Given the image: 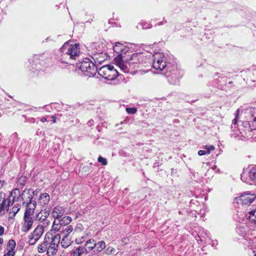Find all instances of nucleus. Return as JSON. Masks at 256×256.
Segmentation results:
<instances>
[{
	"mask_svg": "<svg viewBox=\"0 0 256 256\" xmlns=\"http://www.w3.org/2000/svg\"><path fill=\"white\" fill-rule=\"evenodd\" d=\"M62 62L68 64L70 60H76L80 53L78 44L68 41L60 48Z\"/></svg>",
	"mask_w": 256,
	"mask_h": 256,
	"instance_id": "1",
	"label": "nucleus"
},
{
	"mask_svg": "<svg viewBox=\"0 0 256 256\" xmlns=\"http://www.w3.org/2000/svg\"><path fill=\"white\" fill-rule=\"evenodd\" d=\"M140 54H133L127 61H124L121 56H116L114 59V62L124 72H132V70L135 68L136 64L140 62Z\"/></svg>",
	"mask_w": 256,
	"mask_h": 256,
	"instance_id": "2",
	"label": "nucleus"
},
{
	"mask_svg": "<svg viewBox=\"0 0 256 256\" xmlns=\"http://www.w3.org/2000/svg\"><path fill=\"white\" fill-rule=\"evenodd\" d=\"M140 54H133L127 61H124L121 56H116L114 59V62L124 72H132V70L135 68L136 64L140 62Z\"/></svg>",
	"mask_w": 256,
	"mask_h": 256,
	"instance_id": "3",
	"label": "nucleus"
},
{
	"mask_svg": "<svg viewBox=\"0 0 256 256\" xmlns=\"http://www.w3.org/2000/svg\"><path fill=\"white\" fill-rule=\"evenodd\" d=\"M98 72L100 76L109 80H114L118 76V71L112 65L103 66Z\"/></svg>",
	"mask_w": 256,
	"mask_h": 256,
	"instance_id": "4",
	"label": "nucleus"
},
{
	"mask_svg": "<svg viewBox=\"0 0 256 256\" xmlns=\"http://www.w3.org/2000/svg\"><path fill=\"white\" fill-rule=\"evenodd\" d=\"M61 236L60 234H52L50 232V241L48 243L47 254L48 256H53L57 252L58 247L60 242Z\"/></svg>",
	"mask_w": 256,
	"mask_h": 256,
	"instance_id": "5",
	"label": "nucleus"
},
{
	"mask_svg": "<svg viewBox=\"0 0 256 256\" xmlns=\"http://www.w3.org/2000/svg\"><path fill=\"white\" fill-rule=\"evenodd\" d=\"M80 68L84 74L88 77L94 76L97 72V68L94 63L88 58L80 63Z\"/></svg>",
	"mask_w": 256,
	"mask_h": 256,
	"instance_id": "6",
	"label": "nucleus"
},
{
	"mask_svg": "<svg viewBox=\"0 0 256 256\" xmlns=\"http://www.w3.org/2000/svg\"><path fill=\"white\" fill-rule=\"evenodd\" d=\"M241 179L246 183L256 185V166H253L244 170L241 174Z\"/></svg>",
	"mask_w": 256,
	"mask_h": 256,
	"instance_id": "7",
	"label": "nucleus"
},
{
	"mask_svg": "<svg viewBox=\"0 0 256 256\" xmlns=\"http://www.w3.org/2000/svg\"><path fill=\"white\" fill-rule=\"evenodd\" d=\"M164 54L160 52H156L152 56V66L158 70L162 71L166 67V62L164 60Z\"/></svg>",
	"mask_w": 256,
	"mask_h": 256,
	"instance_id": "8",
	"label": "nucleus"
},
{
	"mask_svg": "<svg viewBox=\"0 0 256 256\" xmlns=\"http://www.w3.org/2000/svg\"><path fill=\"white\" fill-rule=\"evenodd\" d=\"M256 196L254 194H244L236 198L237 202L242 205H248L251 204L255 199Z\"/></svg>",
	"mask_w": 256,
	"mask_h": 256,
	"instance_id": "9",
	"label": "nucleus"
},
{
	"mask_svg": "<svg viewBox=\"0 0 256 256\" xmlns=\"http://www.w3.org/2000/svg\"><path fill=\"white\" fill-rule=\"evenodd\" d=\"M34 218L32 216L24 215V222L22 226V231L27 232L30 230L34 224Z\"/></svg>",
	"mask_w": 256,
	"mask_h": 256,
	"instance_id": "10",
	"label": "nucleus"
},
{
	"mask_svg": "<svg viewBox=\"0 0 256 256\" xmlns=\"http://www.w3.org/2000/svg\"><path fill=\"white\" fill-rule=\"evenodd\" d=\"M34 191L31 189H26L23 191L20 195V200L23 202V204L28 203L30 201L33 200V196Z\"/></svg>",
	"mask_w": 256,
	"mask_h": 256,
	"instance_id": "11",
	"label": "nucleus"
},
{
	"mask_svg": "<svg viewBox=\"0 0 256 256\" xmlns=\"http://www.w3.org/2000/svg\"><path fill=\"white\" fill-rule=\"evenodd\" d=\"M25 204H26V208L24 214L32 216L36 206V201L33 200L28 202V203H25Z\"/></svg>",
	"mask_w": 256,
	"mask_h": 256,
	"instance_id": "12",
	"label": "nucleus"
},
{
	"mask_svg": "<svg viewBox=\"0 0 256 256\" xmlns=\"http://www.w3.org/2000/svg\"><path fill=\"white\" fill-rule=\"evenodd\" d=\"M92 250V246H88V248L80 246L72 250L70 252V256H80L82 254L84 253H88Z\"/></svg>",
	"mask_w": 256,
	"mask_h": 256,
	"instance_id": "13",
	"label": "nucleus"
},
{
	"mask_svg": "<svg viewBox=\"0 0 256 256\" xmlns=\"http://www.w3.org/2000/svg\"><path fill=\"white\" fill-rule=\"evenodd\" d=\"M49 236L50 232H47L45 235L43 242L38 246V250L39 252L42 253L48 250V243L50 240Z\"/></svg>",
	"mask_w": 256,
	"mask_h": 256,
	"instance_id": "14",
	"label": "nucleus"
},
{
	"mask_svg": "<svg viewBox=\"0 0 256 256\" xmlns=\"http://www.w3.org/2000/svg\"><path fill=\"white\" fill-rule=\"evenodd\" d=\"M64 212L65 210L62 207L56 206L54 208L52 212V216L55 219H58L64 214Z\"/></svg>",
	"mask_w": 256,
	"mask_h": 256,
	"instance_id": "15",
	"label": "nucleus"
},
{
	"mask_svg": "<svg viewBox=\"0 0 256 256\" xmlns=\"http://www.w3.org/2000/svg\"><path fill=\"white\" fill-rule=\"evenodd\" d=\"M20 191L18 188H15L11 192L10 195L8 198L10 201L12 200V206H13L16 202L20 200Z\"/></svg>",
	"mask_w": 256,
	"mask_h": 256,
	"instance_id": "16",
	"label": "nucleus"
},
{
	"mask_svg": "<svg viewBox=\"0 0 256 256\" xmlns=\"http://www.w3.org/2000/svg\"><path fill=\"white\" fill-rule=\"evenodd\" d=\"M50 211L46 209L42 210L36 216V220L38 222L44 221L50 215Z\"/></svg>",
	"mask_w": 256,
	"mask_h": 256,
	"instance_id": "17",
	"label": "nucleus"
},
{
	"mask_svg": "<svg viewBox=\"0 0 256 256\" xmlns=\"http://www.w3.org/2000/svg\"><path fill=\"white\" fill-rule=\"evenodd\" d=\"M50 200V196L47 193L41 194L38 200V203L41 206H46Z\"/></svg>",
	"mask_w": 256,
	"mask_h": 256,
	"instance_id": "18",
	"label": "nucleus"
},
{
	"mask_svg": "<svg viewBox=\"0 0 256 256\" xmlns=\"http://www.w3.org/2000/svg\"><path fill=\"white\" fill-rule=\"evenodd\" d=\"M204 150H200L198 152V154L200 156L208 154L214 150V146L212 145H206L204 146Z\"/></svg>",
	"mask_w": 256,
	"mask_h": 256,
	"instance_id": "19",
	"label": "nucleus"
},
{
	"mask_svg": "<svg viewBox=\"0 0 256 256\" xmlns=\"http://www.w3.org/2000/svg\"><path fill=\"white\" fill-rule=\"evenodd\" d=\"M10 200L8 198H6L3 200L0 206V213H4V210H8V208L10 206Z\"/></svg>",
	"mask_w": 256,
	"mask_h": 256,
	"instance_id": "20",
	"label": "nucleus"
},
{
	"mask_svg": "<svg viewBox=\"0 0 256 256\" xmlns=\"http://www.w3.org/2000/svg\"><path fill=\"white\" fill-rule=\"evenodd\" d=\"M44 232V226H38L32 232V234L35 235V236H36V238L39 240L41 236L42 235Z\"/></svg>",
	"mask_w": 256,
	"mask_h": 256,
	"instance_id": "21",
	"label": "nucleus"
},
{
	"mask_svg": "<svg viewBox=\"0 0 256 256\" xmlns=\"http://www.w3.org/2000/svg\"><path fill=\"white\" fill-rule=\"evenodd\" d=\"M124 50V46L120 42H116L114 46V50L118 54L117 56H121L120 53Z\"/></svg>",
	"mask_w": 256,
	"mask_h": 256,
	"instance_id": "22",
	"label": "nucleus"
},
{
	"mask_svg": "<svg viewBox=\"0 0 256 256\" xmlns=\"http://www.w3.org/2000/svg\"><path fill=\"white\" fill-rule=\"evenodd\" d=\"M252 120L250 121V124L253 127V128L256 129V108H252L250 110Z\"/></svg>",
	"mask_w": 256,
	"mask_h": 256,
	"instance_id": "23",
	"label": "nucleus"
},
{
	"mask_svg": "<svg viewBox=\"0 0 256 256\" xmlns=\"http://www.w3.org/2000/svg\"><path fill=\"white\" fill-rule=\"evenodd\" d=\"M61 226L62 224L60 220L58 219H55L53 222L51 231L56 232L60 230Z\"/></svg>",
	"mask_w": 256,
	"mask_h": 256,
	"instance_id": "24",
	"label": "nucleus"
},
{
	"mask_svg": "<svg viewBox=\"0 0 256 256\" xmlns=\"http://www.w3.org/2000/svg\"><path fill=\"white\" fill-rule=\"evenodd\" d=\"M71 244V240L68 236H62V240L60 242L61 246L64 248H66Z\"/></svg>",
	"mask_w": 256,
	"mask_h": 256,
	"instance_id": "25",
	"label": "nucleus"
},
{
	"mask_svg": "<svg viewBox=\"0 0 256 256\" xmlns=\"http://www.w3.org/2000/svg\"><path fill=\"white\" fill-rule=\"evenodd\" d=\"M90 246L92 247V249L96 247V250L100 252L105 248L106 244L104 241H100L98 242L96 244H92V245Z\"/></svg>",
	"mask_w": 256,
	"mask_h": 256,
	"instance_id": "26",
	"label": "nucleus"
},
{
	"mask_svg": "<svg viewBox=\"0 0 256 256\" xmlns=\"http://www.w3.org/2000/svg\"><path fill=\"white\" fill-rule=\"evenodd\" d=\"M248 218L252 223L256 224V206L254 210L249 212Z\"/></svg>",
	"mask_w": 256,
	"mask_h": 256,
	"instance_id": "27",
	"label": "nucleus"
},
{
	"mask_svg": "<svg viewBox=\"0 0 256 256\" xmlns=\"http://www.w3.org/2000/svg\"><path fill=\"white\" fill-rule=\"evenodd\" d=\"M74 230L73 227L71 225L67 226L61 232L62 236H68V235L72 232Z\"/></svg>",
	"mask_w": 256,
	"mask_h": 256,
	"instance_id": "28",
	"label": "nucleus"
},
{
	"mask_svg": "<svg viewBox=\"0 0 256 256\" xmlns=\"http://www.w3.org/2000/svg\"><path fill=\"white\" fill-rule=\"evenodd\" d=\"M36 236L35 235L32 234V232L28 236V244L30 245H34V244L38 240V239H36Z\"/></svg>",
	"mask_w": 256,
	"mask_h": 256,
	"instance_id": "29",
	"label": "nucleus"
},
{
	"mask_svg": "<svg viewBox=\"0 0 256 256\" xmlns=\"http://www.w3.org/2000/svg\"><path fill=\"white\" fill-rule=\"evenodd\" d=\"M62 225H66L70 222L72 221V218L70 216H66L63 217L60 220Z\"/></svg>",
	"mask_w": 256,
	"mask_h": 256,
	"instance_id": "30",
	"label": "nucleus"
},
{
	"mask_svg": "<svg viewBox=\"0 0 256 256\" xmlns=\"http://www.w3.org/2000/svg\"><path fill=\"white\" fill-rule=\"evenodd\" d=\"M84 230V228L82 224H78L76 226L72 234H75L76 236L77 233L82 232Z\"/></svg>",
	"mask_w": 256,
	"mask_h": 256,
	"instance_id": "31",
	"label": "nucleus"
},
{
	"mask_svg": "<svg viewBox=\"0 0 256 256\" xmlns=\"http://www.w3.org/2000/svg\"><path fill=\"white\" fill-rule=\"evenodd\" d=\"M13 205L12 212L10 213H13V216H14L20 210V206L18 204H14Z\"/></svg>",
	"mask_w": 256,
	"mask_h": 256,
	"instance_id": "32",
	"label": "nucleus"
},
{
	"mask_svg": "<svg viewBox=\"0 0 256 256\" xmlns=\"http://www.w3.org/2000/svg\"><path fill=\"white\" fill-rule=\"evenodd\" d=\"M10 247L8 250H14L16 246V242L13 240H10L8 242V247Z\"/></svg>",
	"mask_w": 256,
	"mask_h": 256,
	"instance_id": "33",
	"label": "nucleus"
},
{
	"mask_svg": "<svg viewBox=\"0 0 256 256\" xmlns=\"http://www.w3.org/2000/svg\"><path fill=\"white\" fill-rule=\"evenodd\" d=\"M98 160L99 162L102 163L103 166H106L108 164L106 159L102 156H99Z\"/></svg>",
	"mask_w": 256,
	"mask_h": 256,
	"instance_id": "34",
	"label": "nucleus"
},
{
	"mask_svg": "<svg viewBox=\"0 0 256 256\" xmlns=\"http://www.w3.org/2000/svg\"><path fill=\"white\" fill-rule=\"evenodd\" d=\"M126 111L130 114H134L136 113L137 110L136 108H126Z\"/></svg>",
	"mask_w": 256,
	"mask_h": 256,
	"instance_id": "35",
	"label": "nucleus"
},
{
	"mask_svg": "<svg viewBox=\"0 0 256 256\" xmlns=\"http://www.w3.org/2000/svg\"><path fill=\"white\" fill-rule=\"evenodd\" d=\"M7 250L8 252L4 254L3 256H14L15 254V252L14 250H8V248H7Z\"/></svg>",
	"mask_w": 256,
	"mask_h": 256,
	"instance_id": "36",
	"label": "nucleus"
},
{
	"mask_svg": "<svg viewBox=\"0 0 256 256\" xmlns=\"http://www.w3.org/2000/svg\"><path fill=\"white\" fill-rule=\"evenodd\" d=\"M25 182H26V177H22V176L20 177L18 181V184L22 186H24L25 184Z\"/></svg>",
	"mask_w": 256,
	"mask_h": 256,
	"instance_id": "37",
	"label": "nucleus"
},
{
	"mask_svg": "<svg viewBox=\"0 0 256 256\" xmlns=\"http://www.w3.org/2000/svg\"><path fill=\"white\" fill-rule=\"evenodd\" d=\"M92 244H95L94 241L93 240H89L86 242V244H85V246L84 248H88V246H90L92 245Z\"/></svg>",
	"mask_w": 256,
	"mask_h": 256,
	"instance_id": "38",
	"label": "nucleus"
},
{
	"mask_svg": "<svg viewBox=\"0 0 256 256\" xmlns=\"http://www.w3.org/2000/svg\"><path fill=\"white\" fill-rule=\"evenodd\" d=\"M75 240L76 242L78 244H82L84 241V237L82 236L80 238H76Z\"/></svg>",
	"mask_w": 256,
	"mask_h": 256,
	"instance_id": "39",
	"label": "nucleus"
},
{
	"mask_svg": "<svg viewBox=\"0 0 256 256\" xmlns=\"http://www.w3.org/2000/svg\"><path fill=\"white\" fill-rule=\"evenodd\" d=\"M238 112H239V110L238 109L237 110L236 114V118H235L234 120L232 122V124H234V126L237 124V120H238Z\"/></svg>",
	"mask_w": 256,
	"mask_h": 256,
	"instance_id": "40",
	"label": "nucleus"
},
{
	"mask_svg": "<svg viewBox=\"0 0 256 256\" xmlns=\"http://www.w3.org/2000/svg\"><path fill=\"white\" fill-rule=\"evenodd\" d=\"M151 26H152V25H150V24H144L142 25L143 29H148V28H150Z\"/></svg>",
	"mask_w": 256,
	"mask_h": 256,
	"instance_id": "41",
	"label": "nucleus"
},
{
	"mask_svg": "<svg viewBox=\"0 0 256 256\" xmlns=\"http://www.w3.org/2000/svg\"><path fill=\"white\" fill-rule=\"evenodd\" d=\"M4 232V228L3 226H0V236H2Z\"/></svg>",
	"mask_w": 256,
	"mask_h": 256,
	"instance_id": "42",
	"label": "nucleus"
},
{
	"mask_svg": "<svg viewBox=\"0 0 256 256\" xmlns=\"http://www.w3.org/2000/svg\"><path fill=\"white\" fill-rule=\"evenodd\" d=\"M6 182L4 180H0V190L5 185Z\"/></svg>",
	"mask_w": 256,
	"mask_h": 256,
	"instance_id": "43",
	"label": "nucleus"
},
{
	"mask_svg": "<svg viewBox=\"0 0 256 256\" xmlns=\"http://www.w3.org/2000/svg\"><path fill=\"white\" fill-rule=\"evenodd\" d=\"M40 121L42 122H45L46 121V118L44 117H42L41 119H40Z\"/></svg>",
	"mask_w": 256,
	"mask_h": 256,
	"instance_id": "44",
	"label": "nucleus"
},
{
	"mask_svg": "<svg viewBox=\"0 0 256 256\" xmlns=\"http://www.w3.org/2000/svg\"><path fill=\"white\" fill-rule=\"evenodd\" d=\"M4 242L3 238H0V247L2 245Z\"/></svg>",
	"mask_w": 256,
	"mask_h": 256,
	"instance_id": "45",
	"label": "nucleus"
},
{
	"mask_svg": "<svg viewBox=\"0 0 256 256\" xmlns=\"http://www.w3.org/2000/svg\"><path fill=\"white\" fill-rule=\"evenodd\" d=\"M49 224H50V222L49 221L47 222H46V224L48 225Z\"/></svg>",
	"mask_w": 256,
	"mask_h": 256,
	"instance_id": "46",
	"label": "nucleus"
},
{
	"mask_svg": "<svg viewBox=\"0 0 256 256\" xmlns=\"http://www.w3.org/2000/svg\"><path fill=\"white\" fill-rule=\"evenodd\" d=\"M56 120H53V122H56Z\"/></svg>",
	"mask_w": 256,
	"mask_h": 256,
	"instance_id": "47",
	"label": "nucleus"
},
{
	"mask_svg": "<svg viewBox=\"0 0 256 256\" xmlns=\"http://www.w3.org/2000/svg\"><path fill=\"white\" fill-rule=\"evenodd\" d=\"M254 256H256V254L254 255Z\"/></svg>",
	"mask_w": 256,
	"mask_h": 256,
	"instance_id": "48",
	"label": "nucleus"
}]
</instances>
